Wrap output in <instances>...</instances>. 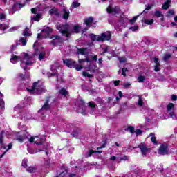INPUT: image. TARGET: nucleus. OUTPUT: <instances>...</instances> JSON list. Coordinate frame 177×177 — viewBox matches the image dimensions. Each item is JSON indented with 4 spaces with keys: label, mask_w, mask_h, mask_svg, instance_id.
Listing matches in <instances>:
<instances>
[{
    "label": "nucleus",
    "mask_w": 177,
    "mask_h": 177,
    "mask_svg": "<svg viewBox=\"0 0 177 177\" xmlns=\"http://www.w3.org/2000/svg\"><path fill=\"white\" fill-rule=\"evenodd\" d=\"M78 62L80 64L82 65H78L75 61H73V59H65L64 60V64H66L67 67H69L70 68H75L77 71H81L82 70V66L84 64H88L87 66H85L84 68L88 69V71H91V73H95L96 70H97V67L95 65L91 64V60L86 59H79Z\"/></svg>",
    "instance_id": "1"
},
{
    "label": "nucleus",
    "mask_w": 177,
    "mask_h": 177,
    "mask_svg": "<svg viewBox=\"0 0 177 177\" xmlns=\"http://www.w3.org/2000/svg\"><path fill=\"white\" fill-rule=\"evenodd\" d=\"M10 60L13 64L21 62V67L23 70H30L28 66H31L35 62L34 57L30 56L27 53H22L19 56L12 54Z\"/></svg>",
    "instance_id": "2"
},
{
    "label": "nucleus",
    "mask_w": 177,
    "mask_h": 177,
    "mask_svg": "<svg viewBox=\"0 0 177 177\" xmlns=\"http://www.w3.org/2000/svg\"><path fill=\"white\" fill-rule=\"evenodd\" d=\"M57 30H59V32L66 37L71 35L72 32L78 34L80 32V26L76 25L73 26V30H71V26L68 24L62 25L60 24H57Z\"/></svg>",
    "instance_id": "3"
},
{
    "label": "nucleus",
    "mask_w": 177,
    "mask_h": 177,
    "mask_svg": "<svg viewBox=\"0 0 177 177\" xmlns=\"http://www.w3.org/2000/svg\"><path fill=\"white\" fill-rule=\"evenodd\" d=\"M28 92H30L32 95H41L44 92H46L45 86L42 85L39 82H35L33 83L31 88H26Z\"/></svg>",
    "instance_id": "4"
},
{
    "label": "nucleus",
    "mask_w": 177,
    "mask_h": 177,
    "mask_svg": "<svg viewBox=\"0 0 177 177\" xmlns=\"http://www.w3.org/2000/svg\"><path fill=\"white\" fill-rule=\"evenodd\" d=\"M50 99H52V97H48L41 109L38 111L39 114H40V115H41L43 118L46 117L49 110H50V105L49 104L50 103Z\"/></svg>",
    "instance_id": "5"
},
{
    "label": "nucleus",
    "mask_w": 177,
    "mask_h": 177,
    "mask_svg": "<svg viewBox=\"0 0 177 177\" xmlns=\"http://www.w3.org/2000/svg\"><path fill=\"white\" fill-rule=\"evenodd\" d=\"M128 16L122 15L119 20L115 23V27L118 30H121V28H124L128 26Z\"/></svg>",
    "instance_id": "6"
},
{
    "label": "nucleus",
    "mask_w": 177,
    "mask_h": 177,
    "mask_svg": "<svg viewBox=\"0 0 177 177\" xmlns=\"http://www.w3.org/2000/svg\"><path fill=\"white\" fill-rule=\"evenodd\" d=\"M50 32H52V28H50V27H44L41 30V33L37 34V39L49 38V35L50 34Z\"/></svg>",
    "instance_id": "7"
},
{
    "label": "nucleus",
    "mask_w": 177,
    "mask_h": 177,
    "mask_svg": "<svg viewBox=\"0 0 177 177\" xmlns=\"http://www.w3.org/2000/svg\"><path fill=\"white\" fill-rule=\"evenodd\" d=\"M98 38V42H104V41H110L111 39V32H105L97 37Z\"/></svg>",
    "instance_id": "8"
},
{
    "label": "nucleus",
    "mask_w": 177,
    "mask_h": 177,
    "mask_svg": "<svg viewBox=\"0 0 177 177\" xmlns=\"http://www.w3.org/2000/svg\"><path fill=\"white\" fill-rule=\"evenodd\" d=\"M46 138L45 136H42L41 137L39 136H35V137H31L29 139V142L30 143H35V145H41L45 142Z\"/></svg>",
    "instance_id": "9"
},
{
    "label": "nucleus",
    "mask_w": 177,
    "mask_h": 177,
    "mask_svg": "<svg viewBox=\"0 0 177 177\" xmlns=\"http://www.w3.org/2000/svg\"><path fill=\"white\" fill-rule=\"evenodd\" d=\"M91 52H92V50L91 49V48H77V55H82L83 56H85V57H88Z\"/></svg>",
    "instance_id": "10"
},
{
    "label": "nucleus",
    "mask_w": 177,
    "mask_h": 177,
    "mask_svg": "<svg viewBox=\"0 0 177 177\" xmlns=\"http://www.w3.org/2000/svg\"><path fill=\"white\" fill-rule=\"evenodd\" d=\"M169 153V149H168L167 144H162L159 148L158 153L160 156H166Z\"/></svg>",
    "instance_id": "11"
},
{
    "label": "nucleus",
    "mask_w": 177,
    "mask_h": 177,
    "mask_svg": "<svg viewBox=\"0 0 177 177\" xmlns=\"http://www.w3.org/2000/svg\"><path fill=\"white\" fill-rule=\"evenodd\" d=\"M174 106L175 105L173 103H169L167 105V113L171 118H173V120H175V118H176V115H175V113L174 112Z\"/></svg>",
    "instance_id": "12"
},
{
    "label": "nucleus",
    "mask_w": 177,
    "mask_h": 177,
    "mask_svg": "<svg viewBox=\"0 0 177 177\" xmlns=\"http://www.w3.org/2000/svg\"><path fill=\"white\" fill-rule=\"evenodd\" d=\"M52 45H62V42H63V39L59 36H53L50 37Z\"/></svg>",
    "instance_id": "13"
},
{
    "label": "nucleus",
    "mask_w": 177,
    "mask_h": 177,
    "mask_svg": "<svg viewBox=\"0 0 177 177\" xmlns=\"http://www.w3.org/2000/svg\"><path fill=\"white\" fill-rule=\"evenodd\" d=\"M31 12L34 14V15L31 17V21H39L41 19V13H37V8H32Z\"/></svg>",
    "instance_id": "14"
},
{
    "label": "nucleus",
    "mask_w": 177,
    "mask_h": 177,
    "mask_svg": "<svg viewBox=\"0 0 177 177\" xmlns=\"http://www.w3.org/2000/svg\"><path fill=\"white\" fill-rule=\"evenodd\" d=\"M106 12L108 13H111V15H118V13H120V7L113 8L111 6H109L106 8Z\"/></svg>",
    "instance_id": "15"
},
{
    "label": "nucleus",
    "mask_w": 177,
    "mask_h": 177,
    "mask_svg": "<svg viewBox=\"0 0 177 177\" xmlns=\"http://www.w3.org/2000/svg\"><path fill=\"white\" fill-rule=\"evenodd\" d=\"M138 149H140L142 156H147V153H149V150H150V149L147 148L146 145L143 143H141L138 145Z\"/></svg>",
    "instance_id": "16"
},
{
    "label": "nucleus",
    "mask_w": 177,
    "mask_h": 177,
    "mask_svg": "<svg viewBox=\"0 0 177 177\" xmlns=\"http://www.w3.org/2000/svg\"><path fill=\"white\" fill-rule=\"evenodd\" d=\"M84 23L87 27H95V24H93V17H92L86 18L84 21Z\"/></svg>",
    "instance_id": "17"
},
{
    "label": "nucleus",
    "mask_w": 177,
    "mask_h": 177,
    "mask_svg": "<svg viewBox=\"0 0 177 177\" xmlns=\"http://www.w3.org/2000/svg\"><path fill=\"white\" fill-rule=\"evenodd\" d=\"M57 177H75V174H68V171H67V170H64Z\"/></svg>",
    "instance_id": "18"
},
{
    "label": "nucleus",
    "mask_w": 177,
    "mask_h": 177,
    "mask_svg": "<svg viewBox=\"0 0 177 177\" xmlns=\"http://www.w3.org/2000/svg\"><path fill=\"white\" fill-rule=\"evenodd\" d=\"M96 153H99L100 154V153H102V151H93V150L91 149L84 155V157H86V158L91 157V156H92L93 154H95Z\"/></svg>",
    "instance_id": "19"
},
{
    "label": "nucleus",
    "mask_w": 177,
    "mask_h": 177,
    "mask_svg": "<svg viewBox=\"0 0 177 177\" xmlns=\"http://www.w3.org/2000/svg\"><path fill=\"white\" fill-rule=\"evenodd\" d=\"M20 45V41L19 40H15V44H13L10 47V52H13L14 50H16L17 49V46Z\"/></svg>",
    "instance_id": "20"
},
{
    "label": "nucleus",
    "mask_w": 177,
    "mask_h": 177,
    "mask_svg": "<svg viewBox=\"0 0 177 177\" xmlns=\"http://www.w3.org/2000/svg\"><path fill=\"white\" fill-rule=\"evenodd\" d=\"M63 13V19L67 20V19H68V17H70V12L68 11V10H67L66 8H64Z\"/></svg>",
    "instance_id": "21"
},
{
    "label": "nucleus",
    "mask_w": 177,
    "mask_h": 177,
    "mask_svg": "<svg viewBox=\"0 0 177 177\" xmlns=\"http://www.w3.org/2000/svg\"><path fill=\"white\" fill-rule=\"evenodd\" d=\"M49 15H55V16L59 17V16H60V12H59V10H57V8H53L49 10Z\"/></svg>",
    "instance_id": "22"
},
{
    "label": "nucleus",
    "mask_w": 177,
    "mask_h": 177,
    "mask_svg": "<svg viewBox=\"0 0 177 177\" xmlns=\"http://www.w3.org/2000/svg\"><path fill=\"white\" fill-rule=\"evenodd\" d=\"M23 6H24L23 4L19 3H15L13 6H12V8L17 12V10H20V9H21V8H23Z\"/></svg>",
    "instance_id": "23"
},
{
    "label": "nucleus",
    "mask_w": 177,
    "mask_h": 177,
    "mask_svg": "<svg viewBox=\"0 0 177 177\" xmlns=\"http://www.w3.org/2000/svg\"><path fill=\"white\" fill-rule=\"evenodd\" d=\"M22 35H24V37H31V30H30V28L26 27L24 30Z\"/></svg>",
    "instance_id": "24"
},
{
    "label": "nucleus",
    "mask_w": 177,
    "mask_h": 177,
    "mask_svg": "<svg viewBox=\"0 0 177 177\" xmlns=\"http://www.w3.org/2000/svg\"><path fill=\"white\" fill-rule=\"evenodd\" d=\"M5 132L2 131L1 133H0V145H1V149H3L5 150V149H6V147H5V145H3V135H4Z\"/></svg>",
    "instance_id": "25"
},
{
    "label": "nucleus",
    "mask_w": 177,
    "mask_h": 177,
    "mask_svg": "<svg viewBox=\"0 0 177 177\" xmlns=\"http://www.w3.org/2000/svg\"><path fill=\"white\" fill-rule=\"evenodd\" d=\"M0 107L5 109V101L3 100V94L0 92Z\"/></svg>",
    "instance_id": "26"
},
{
    "label": "nucleus",
    "mask_w": 177,
    "mask_h": 177,
    "mask_svg": "<svg viewBox=\"0 0 177 177\" xmlns=\"http://www.w3.org/2000/svg\"><path fill=\"white\" fill-rule=\"evenodd\" d=\"M171 6V0H167L162 6V9L167 10Z\"/></svg>",
    "instance_id": "27"
},
{
    "label": "nucleus",
    "mask_w": 177,
    "mask_h": 177,
    "mask_svg": "<svg viewBox=\"0 0 177 177\" xmlns=\"http://www.w3.org/2000/svg\"><path fill=\"white\" fill-rule=\"evenodd\" d=\"M88 107H90L92 110V111L91 112V114H93V112L95 111V109L96 107V104H95V102L91 101L88 102Z\"/></svg>",
    "instance_id": "28"
},
{
    "label": "nucleus",
    "mask_w": 177,
    "mask_h": 177,
    "mask_svg": "<svg viewBox=\"0 0 177 177\" xmlns=\"http://www.w3.org/2000/svg\"><path fill=\"white\" fill-rule=\"evenodd\" d=\"M31 102H32L31 97H26L24 101V106H28V104H31Z\"/></svg>",
    "instance_id": "29"
},
{
    "label": "nucleus",
    "mask_w": 177,
    "mask_h": 177,
    "mask_svg": "<svg viewBox=\"0 0 177 177\" xmlns=\"http://www.w3.org/2000/svg\"><path fill=\"white\" fill-rule=\"evenodd\" d=\"M137 80L138 82H140V84H142L146 81V76L139 75Z\"/></svg>",
    "instance_id": "30"
},
{
    "label": "nucleus",
    "mask_w": 177,
    "mask_h": 177,
    "mask_svg": "<svg viewBox=\"0 0 177 177\" xmlns=\"http://www.w3.org/2000/svg\"><path fill=\"white\" fill-rule=\"evenodd\" d=\"M18 41L19 42V44H21L22 46H26V45H27L26 38L21 37Z\"/></svg>",
    "instance_id": "31"
},
{
    "label": "nucleus",
    "mask_w": 177,
    "mask_h": 177,
    "mask_svg": "<svg viewBox=\"0 0 177 177\" xmlns=\"http://www.w3.org/2000/svg\"><path fill=\"white\" fill-rule=\"evenodd\" d=\"M12 146H13L12 143L8 145V149L3 153V154L0 155V158H2L3 156H5L6 153H8V151L12 149Z\"/></svg>",
    "instance_id": "32"
},
{
    "label": "nucleus",
    "mask_w": 177,
    "mask_h": 177,
    "mask_svg": "<svg viewBox=\"0 0 177 177\" xmlns=\"http://www.w3.org/2000/svg\"><path fill=\"white\" fill-rule=\"evenodd\" d=\"M103 52L101 53V55H104V53H111V47L106 46L103 48Z\"/></svg>",
    "instance_id": "33"
},
{
    "label": "nucleus",
    "mask_w": 177,
    "mask_h": 177,
    "mask_svg": "<svg viewBox=\"0 0 177 177\" xmlns=\"http://www.w3.org/2000/svg\"><path fill=\"white\" fill-rule=\"evenodd\" d=\"M25 139H26V137L24 136H17L16 138V140L19 142V143H23Z\"/></svg>",
    "instance_id": "34"
},
{
    "label": "nucleus",
    "mask_w": 177,
    "mask_h": 177,
    "mask_svg": "<svg viewBox=\"0 0 177 177\" xmlns=\"http://www.w3.org/2000/svg\"><path fill=\"white\" fill-rule=\"evenodd\" d=\"M43 150L41 149H37L36 151H35L34 149H31V148H28V152L29 153V154H35L37 153H38V151H42Z\"/></svg>",
    "instance_id": "35"
},
{
    "label": "nucleus",
    "mask_w": 177,
    "mask_h": 177,
    "mask_svg": "<svg viewBox=\"0 0 177 177\" xmlns=\"http://www.w3.org/2000/svg\"><path fill=\"white\" fill-rule=\"evenodd\" d=\"M21 120H31V115L29 113H28L25 115H23L22 117H21Z\"/></svg>",
    "instance_id": "36"
},
{
    "label": "nucleus",
    "mask_w": 177,
    "mask_h": 177,
    "mask_svg": "<svg viewBox=\"0 0 177 177\" xmlns=\"http://www.w3.org/2000/svg\"><path fill=\"white\" fill-rule=\"evenodd\" d=\"M46 55V53H45V51H41L39 54V60H44V59L45 58Z\"/></svg>",
    "instance_id": "37"
},
{
    "label": "nucleus",
    "mask_w": 177,
    "mask_h": 177,
    "mask_svg": "<svg viewBox=\"0 0 177 177\" xmlns=\"http://www.w3.org/2000/svg\"><path fill=\"white\" fill-rule=\"evenodd\" d=\"M80 3H78L77 1H74L73 2L71 6V10H73L75 8H78L80 6Z\"/></svg>",
    "instance_id": "38"
},
{
    "label": "nucleus",
    "mask_w": 177,
    "mask_h": 177,
    "mask_svg": "<svg viewBox=\"0 0 177 177\" xmlns=\"http://www.w3.org/2000/svg\"><path fill=\"white\" fill-rule=\"evenodd\" d=\"M97 37H99V35H96L93 33L90 35V37L91 38V39L93 41H99V39L97 38Z\"/></svg>",
    "instance_id": "39"
},
{
    "label": "nucleus",
    "mask_w": 177,
    "mask_h": 177,
    "mask_svg": "<svg viewBox=\"0 0 177 177\" xmlns=\"http://www.w3.org/2000/svg\"><path fill=\"white\" fill-rule=\"evenodd\" d=\"M154 15L156 17H164V15H162V13H161V11L159 10H156L154 13Z\"/></svg>",
    "instance_id": "40"
},
{
    "label": "nucleus",
    "mask_w": 177,
    "mask_h": 177,
    "mask_svg": "<svg viewBox=\"0 0 177 177\" xmlns=\"http://www.w3.org/2000/svg\"><path fill=\"white\" fill-rule=\"evenodd\" d=\"M153 8V5L150 4L147 6L146 8L144 10V11L141 13V15H143V13H147V10H150V9Z\"/></svg>",
    "instance_id": "41"
},
{
    "label": "nucleus",
    "mask_w": 177,
    "mask_h": 177,
    "mask_svg": "<svg viewBox=\"0 0 177 177\" xmlns=\"http://www.w3.org/2000/svg\"><path fill=\"white\" fill-rule=\"evenodd\" d=\"M150 136H151V140L152 143H153L154 145H157V140L156 139L154 134L151 133Z\"/></svg>",
    "instance_id": "42"
},
{
    "label": "nucleus",
    "mask_w": 177,
    "mask_h": 177,
    "mask_svg": "<svg viewBox=\"0 0 177 177\" xmlns=\"http://www.w3.org/2000/svg\"><path fill=\"white\" fill-rule=\"evenodd\" d=\"M154 23V19H145V24H148L149 26H151Z\"/></svg>",
    "instance_id": "43"
},
{
    "label": "nucleus",
    "mask_w": 177,
    "mask_h": 177,
    "mask_svg": "<svg viewBox=\"0 0 177 177\" xmlns=\"http://www.w3.org/2000/svg\"><path fill=\"white\" fill-rule=\"evenodd\" d=\"M21 109H23V106H21V104H18L17 106H15L14 108V110H15V111L19 113L20 110H21Z\"/></svg>",
    "instance_id": "44"
},
{
    "label": "nucleus",
    "mask_w": 177,
    "mask_h": 177,
    "mask_svg": "<svg viewBox=\"0 0 177 177\" xmlns=\"http://www.w3.org/2000/svg\"><path fill=\"white\" fill-rule=\"evenodd\" d=\"M140 15H142V14H140L139 15L133 17V19H130L129 22L131 23V24H133V23H135L136 21V20H138V17H139V16H140Z\"/></svg>",
    "instance_id": "45"
},
{
    "label": "nucleus",
    "mask_w": 177,
    "mask_h": 177,
    "mask_svg": "<svg viewBox=\"0 0 177 177\" xmlns=\"http://www.w3.org/2000/svg\"><path fill=\"white\" fill-rule=\"evenodd\" d=\"M8 28H9V26L5 24H0V31H5Z\"/></svg>",
    "instance_id": "46"
},
{
    "label": "nucleus",
    "mask_w": 177,
    "mask_h": 177,
    "mask_svg": "<svg viewBox=\"0 0 177 177\" xmlns=\"http://www.w3.org/2000/svg\"><path fill=\"white\" fill-rule=\"evenodd\" d=\"M160 66L161 65L160 64H156L154 66V71H156V73L160 71V70H161Z\"/></svg>",
    "instance_id": "47"
},
{
    "label": "nucleus",
    "mask_w": 177,
    "mask_h": 177,
    "mask_svg": "<svg viewBox=\"0 0 177 177\" xmlns=\"http://www.w3.org/2000/svg\"><path fill=\"white\" fill-rule=\"evenodd\" d=\"M79 104L80 107L82 109V110H84V109L85 108V102H84V100H80Z\"/></svg>",
    "instance_id": "48"
},
{
    "label": "nucleus",
    "mask_w": 177,
    "mask_h": 177,
    "mask_svg": "<svg viewBox=\"0 0 177 177\" xmlns=\"http://www.w3.org/2000/svg\"><path fill=\"white\" fill-rule=\"evenodd\" d=\"M169 59H171V54L167 53L163 57V60L165 62H167V60H169Z\"/></svg>",
    "instance_id": "49"
},
{
    "label": "nucleus",
    "mask_w": 177,
    "mask_h": 177,
    "mask_svg": "<svg viewBox=\"0 0 177 177\" xmlns=\"http://www.w3.org/2000/svg\"><path fill=\"white\" fill-rule=\"evenodd\" d=\"M26 170L28 171V172H30L31 174L32 172H35V171H37V168L30 167L26 169Z\"/></svg>",
    "instance_id": "50"
},
{
    "label": "nucleus",
    "mask_w": 177,
    "mask_h": 177,
    "mask_svg": "<svg viewBox=\"0 0 177 177\" xmlns=\"http://www.w3.org/2000/svg\"><path fill=\"white\" fill-rule=\"evenodd\" d=\"M127 131H129L130 133H135V127L132 126H129L127 128Z\"/></svg>",
    "instance_id": "51"
},
{
    "label": "nucleus",
    "mask_w": 177,
    "mask_h": 177,
    "mask_svg": "<svg viewBox=\"0 0 177 177\" xmlns=\"http://www.w3.org/2000/svg\"><path fill=\"white\" fill-rule=\"evenodd\" d=\"M134 132H135L136 136H139L140 135H142V133H143V131L140 129H136Z\"/></svg>",
    "instance_id": "52"
},
{
    "label": "nucleus",
    "mask_w": 177,
    "mask_h": 177,
    "mask_svg": "<svg viewBox=\"0 0 177 177\" xmlns=\"http://www.w3.org/2000/svg\"><path fill=\"white\" fill-rule=\"evenodd\" d=\"M59 93L61 95H63L64 96H66L67 95V91L66 90V88H62L59 91Z\"/></svg>",
    "instance_id": "53"
},
{
    "label": "nucleus",
    "mask_w": 177,
    "mask_h": 177,
    "mask_svg": "<svg viewBox=\"0 0 177 177\" xmlns=\"http://www.w3.org/2000/svg\"><path fill=\"white\" fill-rule=\"evenodd\" d=\"M130 30L133 32L138 31L139 30V27L138 26H131L130 27Z\"/></svg>",
    "instance_id": "54"
},
{
    "label": "nucleus",
    "mask_w": 177,
    "mask_h": 177,
    "mask_svg": "<svg viewBox=\"0 0 177 177\" xmlns=\"http://www.w3.org/2000/svg\"><path fill=\"white\" fill-rule=\"evenodd\" d=\"M84 77H88V78H92L93 77L92 75L89 74L88 72H83Z\"/></svg>",
    "instance_id": "55"
},
{
    "label": "nucleus",
    "mask_w": 177,
    "mask_h": 177,
    "mask_svg": "<svg viewBox=\"0 0 177 177\" xmlns=\"http://www.w3.org/2000/svg\"><path fill=\"white\" fill-rule=\"evenodd\" d=\"M5 19H6V15H5L3 13H0V20L1 21H3V20H5Z\"/></svg>",
    "instance_id": "56"
},
{
    "label": "nucleus",
    "mask_w": 177,
    "mask_h": 177,
    "mask_svg": "<svg viewBox=\"0 0 177 177\" xmlns=\"http://www.w3.org/2000/svg\"><path fill=\"white\" fill-rule=\"evenodd\" d=\"M27 159H24L22 161V167H24V168H27Z\"/></svg>",
    "instance_id": "57"
},
{
    "label": "nucleus",
    "mask_w": 177,
    "mask_h": 177,
    "mask_svg": "<svg viewBox=\"0 0 177 177\" xmlns=\"http://www.w3.org/2000/svg\"><path fill=\"white\" fill-rule=\"evenodd\" d=\"M47 75H48V77H53V76H55L56 77H57L58 74L56 73H47Z\"/></svg>",
    "instance_id": "58"
},
{
    "label": "nucleus",
    "mask_w": 177,
    "mask_h": 177,
    "mask_svg": "<svg viewBox=\"0 0 177 177\" xmlns=\"http://www.w3.org/2000/svg\"><path fill=\"white\" fill-rule=\"evenodd\" d=\"M127 71H128V69L126 68H123L122 69V75H124V77H127V74L125 73H127Z\"/></svg>",
    "instance_id": "59"
},
{
    "label": "nucleus",
    "mask_w": 177,
    "mask_h": 177,
    "mask_svg": "<svg viewBox=\"0 0 177 177\" xmlns=\"http://www.w3.org/2000/svg\"><path fill=\"white\" fill-rule=\"evenodd\" d=\"M138 104V106H143V100H142V97H139Z\"/></svg>",
    "instance_id": "60"
},
{
    "label": "nucleus",
    "mask_w": 177,
    "mask_h": 177,
    "mask_svg": "<svg viewBox=\"0 0 177 177\" xmlns=\"http://www.w3.org/2000/svg\"><path fill=\"white\" fill-rule=\"evenodd\" d=\"M72 136L73 138L78 136V131L73 130V132L72 133Z\"/></svg>",
    "instance_id": "61"
},
{
    "label": "nucleus",
    "mask_w": 177,
    "mask_h": 177,
    "mask_svg": "<svg viewBox=\"0 0 177 177\" xmlns=\"http://www.w3.org/2000/svg\"><path fill=\"white\" fill-rule=\"evenodd\" d=\"M15 12H16V10L12 7L9 10V15H15Z\"/></svg>",
    "instance_id": "62"
},
{
    "label": "nucleus",
    "mask_w": 177,
    "mask_h": 177,
    "mask_svg": "<svg viewBox=\"0 0 177 177\" xmlns=\"http://www.w3.org/2000/svg\"><path fill=\"white\" fill-rule=\"evenodd\" d=\"M124 88H131V83H126L123 84Z\"/></svg>",
    "instance_id": "63"
},
{
    "label": "nucleus",
    "mask_w": 177,
    "mask_h": 177,
    "mask_svg": "<svg viewBox=\"0 0 177 177\" xmlns=\"http://www.w3.org/2000/svg\"><path fill=\"white\" fill-rule=\"evenodd\" d=\"M17 27L14 26V27H12V28H10L9 29V31H10V32H13V31H17Z\"/></svg>",
    "instance_id": "64"
}]
</instances>
